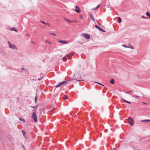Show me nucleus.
I'll list each match as a JSON object with an SVG mask.
<instances>
[{
  "label": "nucleus",
  "instance_id": "obj_1",
  "mask_svg": "<svg viewBox=\"0 0 150 150\" xmlns=\"http://www.w3.org/2000/svg\"><path fill=\"white\" fill-rule=\"evenodd\" d=\"M128 121L129 124L131 126H132L134 123V120L131 117H129L128 119Z\"/></svg>",
  "mask_w": 150,
  "mask_h": 150
},
{
  "label": "nucleus",
  "instance_id": "obj_2",
  "mask_svg": "<svg viewBox=\"0 0 150 150\" xmlns=\"http://www.w3.org/2000/svg\"><path fill=\"white\" fill-rule=\"evenodd\" d=\"M32 117L35 122H37V117L36 113L35 112H33V113Z\"/></svg>",
  "mask_w": 150,
  "mask_h": 150
},
{
  "label": "nucleus",
  "instance_id": "obj_3",
  "mask_svg": "<svg viewBox=\"0 0 150 150\" xmlns=\"http://www.w3.org/2000/svg\"><path fill=\"white\" fill-rule=\"evenodd\" d=\"M8 46L10 48L14 49H16V46L14 45L11 44L9 41H8Z\"/></svg>",
  "mask_w": 150,
  "mask_h": 150
},
{
  "label": "nucleus",
  "instance_id": "obj_4",
  "mask_svg": "<svg viewBox=\"0 0 150 150\" xmlns=\"http://www.w3.org/2000/svg\"><path fill=\"white\" fill-rule=\"evenodd\" d=\"M85 38L89 39L90 38V36L89 35L86 33L83 34L82 35Z\"/></svg>",
  "mask_w": 150,
  "mask_h": 150
},
{
  "label": "nucleus",
  "instance_id": "obj_5",
  "mask_svg": "<svg viewBox=\"0 0 150 150\" xmlns=\"http://www.w3.org/2000/svg\"><path fill=\"white\" fill-rule=\"evenodd\" d=\"M58 42L59 43H61L64 44H67L68 43V42L67 41L64 40H58Z\"/></svg>",
  "mask_w": 150,
  "mask_h": 150
},
{
  "label": "nucleus",
  "instance_id": "obj_6",
  "mask_svg": "<svg viewBox=\"0 0 150 150\" xmlns=\"http://www.w3.org/2000/svg\"><path fill=\"white\" fill-rule=\"evenodd\" d=\"M74 54V53H73L72 54L69 53V54H67L66 56L68 59H70L71 58V56H73Z\"/></svg>",
  "mask_w": 150,
  "mask_h": 150
},
{
  "label": "nucleus",
  "instance_id": "obj_7",
  "mask_svg": "<svg viewBox=\"0 0 150 150\" xmlns=\"http://www.w3.org/2000/svg\"><path fill=\"white\" fill-rule=\"evenodd\" d=\"M76 79L77 81H82L83 80V79H82L81 77H77Z\"/></svg>",
  "mask_w": 150,
  "mask_h": 150
},
{
  "label": "nucleus",
  "instance_id": "obj_8",
  "mask_svg": "<svg viewBox=\"0 0 150 150\" xmlns=\"http://www.w3.org/2000/svg\"><path fill=\"white\" fill-rule=\"evenodd\" d=\"M10 30L11 31H14L16 32H18V31L16 30L15 28L12 27L10 28Z\"/></svg>",
  "mask_w": 150,
  "mask_h": 150
},
{
  "label": "nucleus",
  "instance_id": "obj_9",
  "mask_svg": "<svg viewBox=\"0 0 150 150\" xmlns=\"http://www.w3.org/2000/svg\"><path fill=\"white\" fill-rule=\"evenodd\" d=\"M89 15L90 16V18H91V19L94 21H95V20L93 16V15L92 14H89Z\"/></svg>",
  "mask_w": 150,
  "mask_h": 150
},
{
  "label": "nucleus",
  "instance_id": "obj_10",
  "mask_svg": "<svg viewBox=\"0 0 150 150\" xmlns=\"http://www.w3.org/2000/svg\"><path fill=\"white\" fill-rule=\"evenodd\" d=\"M61 85L63 84L65 85L67 83V82L66 81H63L62 82L60 83Z\"/></svg>",
  "mask_w": 150,
  "mask_h": 150
},
{
  "label": "nucleus",
  "instance_id": "obj_11",
  "mask_svg": "<svg viewBox=\"0 0 150 150\" xmlns=\"http://www.w3.org/2000/svg\"><path fill=\"white\" fill-rule=\"evenodd\" d=\"M150 120H142L141 121V122H150Z\"/></svg>",
  "mask_w": 150,
  "mask_h": 150
},
{
  "label": "nucleus",
  "instance_id": "obj_12",
  "mask_svg": "<svg viewBox=\"0 0 150 150\" xmlns=\"http://www.w3.org/2000/svg\"><path fill=\"white\" fill-rule=\"evenodd\" d=\"M110 83L112 84H114V83L115 80L113 79H112L110 81Z\"/></svg>",
  "mask_w": 150,
  "mask_h": 150
},
{
  "label": "nucleus",
  "instance_id": "obj_13",
  "mask_svg": "<svg viewBox=\"0 0 150 150\" xmlns=\"http://www.w3.org/2000/svg\"><path fill=\"white\" fill-rule=\"evenodd\" d=\"M75 11L77 13H80L81 12V10L79 8L78 9L77 8V9H75Z\"/></svg>",
  "mask_w": 150,
  "mask_h": 150
},
{
  "label": "nucleus",
  "instance_id": "obj_14",
  "mask_svg": "<svg viewBox=\"0 0 150 150\" xmlns=\"http://www.w3.org/2000/svg\"><path fill=\"white\" fill-rule=\"evenodd\" d=\"M122 100L124 101H125V102L126 103H127L129 104H131V102L130 101H128L124 99H122Z\"/></svg>",
  "mask_w": 150,
  "mask_h": 150
},
{
  "label": "nucleus",
  "instance_id": "obj_15",
  "mask_svg": "<svg viewBox=\"0 0 150 150\" xmlns=\"http://www.w3.org/2000/svg\"><path fill=\"white\" fill-rule=\"evenodd\" d=\"M38 98V96L37 95H36V96L35 97V103H36L37 101V98Z\"/></svg>",
  "mask_w": 150,
  "mask_h": 150
},
{
  "label": "nucleus",
  "instance_id": "obj_16",
  "mask_svg": "<svg viewBox=\"0 0 150 150\" xmlns=\"http://www.w3.org/2000/svg\"><path fill=\"white\" fill-rule=\"evenodd\" d=\"M100 6V4L98 5L95 8H93L92 9V10H95L97 9H98V7H99V6Z\"/></svg>",
  "mask_w": 150,
  "mask_h": 150
},
{
  "label": "nucleus",
  "instance_id": "obj_17",
  "mask_svg": "<svg viewBox=\"0 0 150 150\" xmlns=\"http://www.w3.org/2000/svg\"><path fill=\"white\" fill-rule=\"evenodd\" d=\"M132 96L133 97H135L136 98H137H137H139V96H136V95H135V94L133 95Z\"/></svg>",
  "mask_w": 150,
  "mask_h": 150
},
{
  "label": "nucleus",
  "instance_id": "obj_18",
  "mask_svg": "<svg viewBox=\"0 0 150 150\" xmlns=\"http://www.w3.org/2000/svg\"><path fill=\"white\" fill-rule=\"evenodd\" d=\"M118 21L119 23H120L122 22V19L120 17H119L118 18Z\"/></svg>",
  "mask_w": 150,
  "mask_h": 150
},
{
  "label": "nucleus",
  "instance_id": "obj_19",
  "mask_svg": "<svg viewBox=\"0 0 150 150\" xmlns=\"http://www.w3.org/2000/svg\"><path fill=\"white\" fill-rule=\"evenodd\" d=\"M67 60V57L66 56H65L63 58V60L64 62H65Z\"/></svg>",
  "mask_w": 150,
  "mask_h": 150
},
{
  "label": "nucleus",
  "instance_id": "obj_20",
  "mask_svg": "<svg viewBox=\"0 0 150 150\" xmlns=\"http://www.w3.org/2000/svg\"><path fill=\"white\" fill-rule=\"evenodd\" d=\"M45 42L47 43L48 44L50 45L51 44V42H49L47 40H45Z\"/></svg>",
  "mask_w": 150,
  "mask_h": 150
},
{
  "label": "nucleus",
  "instance_id": "obj_21",
  "mask_svg": "<svg viewBox=\"0 0 150 150\" xmlns=\"http://www.w3.org/2000/svg\"><path fill=\"white\" fill-rule=\"evenodd\" d=\"M19 119L20 120H21V121H24V122H25V120H24V119L22 118H21V117H19Z\"/></svg>",
  "mask_w": 150,
  "mask_h": 150
},
{
  "label": "nucleus",
  "instance_id": "obj_22",
  "mask_svg": "<svg viewBox=\"0 0 150 150\" xmlns=\"http://www.w3.org/2000/svg\"><path fill=\"white\" fill-rule=\"evenodd\" d=\"M64 19H65V20L66 21H67V22H68L69 23H72V21H70V20H68L66 18H65Z\"/></svg>",
  "mask_w": 150,
  "mask_h": 150
},
{
  "label": "nucleus",
  "instance_id": "obj_23",
  "mask_svg": "<svg viewBox=\"0 0 150 150\" xmlns=\"http://www.w3.org/2000/svg\"><path fill=\"white\" fill-rule=\"evenodd\" d=\"M99 30L103 32H105V31L104 30H103L102 28H100Z\"/></svg>",
  "mask_w": 150,
  "mask_h": 150
},
{
  "label": "nucleus",
  "instance_id": "obj_24",
  "mask_svg": "<svg viewBox=\"0 0 150 150\" xmlns=\"http://www.w3.org/2000/svg\"><path fill=\"white\" fill-rule=\"evenodd\" d=\"M146 14L147 16L150 17V14L149 13L148 11L146 12Z\"/></svg>",
  "mask_w": 150,
  "mask_h": 150
},
{
  "label": "nucleus",
  "instance_id": "obj_25",
  "mask_svg": "<svg viewBox=\"0 0 150 150\" xmlns=\"http://www.w3.org/2000/svg\"><path fill=\"white\" fill-rule=\"evenodd\" d=\"M61 85L60 83H59L57 86H56V88H58Z\"/></svg>",
  "mask_w": 150,
  "mask_h": 150
},
{
  "label": "nucleus",
  "instance_id": "obj_26",
  "mask_svg": "<svg viewBox=\"0 0 150 150\" xmlns=\"http://www.w3.org/2000/svg\"><path fill=\"white\" fill-rule=\"evenodd\" d=\"M51 35H53L54 36H56V35L54 33H50Z\"/></svg>",
  "mask_w": 150,
  "mask_h": 150
},
{
  "label": "nucleus",
  "instance_id": "obj_27",
  "mask_svg": "<svg viewBox=\"0 0 150 150\" xmlns=\"http://www.w3.org/2000/svg\"><path fill=\"white\" fill-rule=\"evenodd\" d=\"M63 98L64 99V100H65L66 99H67V96H65Z\"/></svg>",
  "mask_w": 150,
  "mask_h": 150
},
{
  "label": "nucleus",
  "instance_id": "obj_28",
  "mask_svg": "<svg viewBox=\"0 0 150 150\" xmlns=\"http://www.w3.org/2000/svg\"><path fill=\"white\" fill-rule=\"evenodd\" d=\"M142 17L143 18H144V19H148V18L147 17H145L144 16H142Z\"/></svg>",
  "mask_w": 150,
  "mask_h": 150
},
{
  "label": "nucleus",
  "instance_id": "obj_29",
  "mask_svg": "<svg viewBox=\"0 0 150 150\" xmlns=\"http://www.w3.org/2000/svg\"><path fill=\"white\" fill-rule=\"evenodd\" d=\"M78 21H72V23H77Z\"/></svg>",
  "mask_w": 150,
  "mask_h": 150
},
{
  "label": "nucleus",
  "instance_id": "obj_30",
  "mask_svg": "<svg viewBox=\"0 0 150 150\" xmlns=\"http://www.w3.org/2000/svg\"><path fill=\"white\" fill-rule=\"evenodd\" d=\"M95 27L96 28H98V30L100 28V27H99L98 25H95Z\"/></svg>",
  "mask_w": 150,
  "mask_h": 150
},
{
  "label": "nucleus",
  "instance_id": "obj_31",
  "mask_svg": "<svg viewBox=\"0 0 150 150\" xmlns=\"http://www.w3.org/2000/svg\"><path fill=\"white\" fill-rule=\"evenodd\" d=\"M22 133L23 134V135H25V132L23 130H22Z\"/></svg>",
  "mask_w": 150,
  "mask_h": 150
},
{
  "label": "nucleus",
  "instance_id": "obj_32",
  "mask_svg": "<svg viewBox=\"0 0 150 150\" xmlns=\"http://www.w3.org/2000/svg\"><path fill=\"white\" fill-rule=\"evenodd\" d=\"M41 22L42 23H43V24H45V25H46V23L44 22H43V21H41Z\"/></svg>",
  "mask_w": 150,
  "mask_h": 150
},
{
  "label": "nucleus",
  "instance_id": "obj_33",
  "mask_svg": "<svg viewBox=\"0 0 150 150\" xmlns=\"http://www.w3.org/2000/svg\"><path fill=\"white\" fill-rule=\"evenodd\" d=\"M79 17L81 19H82L83 18L82 16V15H80L79 16Z\"/></svg>",
  "mask_w": 150,
  "mask_h": 150
},
{
  "label": "nucleus",
  "instance_id": "obj_34",
  "mask_svg": "<svg viewBox=\"0 0 150 150\" xmlns=\"http://www.w3.org/2000/svg\"><path fill=\"white\" fill-rule=\"evenodd\" d=\"M122 46H123V47H127L126 46V45H125V44H124V45H122Z\"/></svg>",
  "mask_w": 150,
  "mask_h": 150
},
{
  "label": "nucleus",
  "instance_id": "obj_35",
  "mask_svg": "<svg viewBox=\"0 0 150 150\" xmlns=\"http://www.w3.org/2000/svg\"><path fill=\"white\" fill-rule=\"evenodd\" d=\"M131 92H132V91H129L127 92H126V93H127V94H129V93H131Z\"/></svg>",
  "mask_w": 150,
  "mask_h": 150
},
{
  "label": "nucleus",
  "instance_id": "obj_36",
  "mask_svg": "<svg viewBox=\"0 0 150 150\" xmlns=\"http://www.w3.org/2000/svg\"><path fill=\"white\" fill-rule=\"evenodd\" d=\"M31 43H32V44H35V43L33 41H31Z\"/></svg>",
  "mask_w": 150,
  "mask_h": 150
},
{
  "label": "nucleus",
  "instance_id": "obj_37",
  "mask_svg": "<svg viewBox=\"0 0 150 150\" xmlns=\"http://www.w3.org/2000/svg\"><path fill=\"white\" fill-rule=\"evenodd\" d=\"M96 83L100 85H102V84H101L100 83H98V82H95Z\"/></svg>",
  "mask_w": 150,
  "mask_h": 150
},
{
  "label": "nucleus",
  "instance_id": "obj_38",
  "mask_svg": "<svg viewBox=\"0 0 150 150\" xmlns=\"http://www.w3.org/2000/svg\"><path fill=\"white\" fill-rule=\"evenodd\" d=\"M30 107L31 108H35V106H30Z\"/></svg>",
  "mask_w": 150,
  "mask_h": 150
},
{
  "label": "nucleus",
  "instance_id": "obj_39",
  "mask_svg": "<svg viewBox=\"0 0 150 150\" xmlns=\"http://www.w3.org/2000/svg\"><path fill=\"white\" fill-rule=\"evenodd\" d=\"M43 78V77H41L40 78H39V79H38V80H41V79Z\"/></svg>",
  "mask_w": 150,
  "mask_h": 150
},
{
  "label": "nucleus",
  "instance_id": "obj_40",
  "mask_svg": "<svg viewBox=\"0 0 150 150\" xmlns=\"http://www.w3.org/2000/svg\"><path fill=\"white\" fill-rule=\"evenodd\" d=\"M76 8V9H77H77H78V8H79V7H78V6H76V8Z\"/></svg>",
  "mask_w": 150,
  "mask_h": 150
},
{
  "label": "nucleus",
  "instance_id": "obj_41",
  "mask_svg": "<svg viewBox=\"0 0 150 150\" xmlns=\"http://www.w3.org/2000/svg\"><path fill=\"white\" fill-rule=\"evenodd\" d=\"M37 108V106H36V107H35V111H36V109Z\"/></svg>",
  "mask_w": 150,
  "mask_h": 150
},
{
  "label": "nucleus",
  "instance_id": "obj_42",
  "mask_svg": "<svg viewBox=\"0 0 150 150\" xmlns=\"http://www.w3.org/2000/svg\"><path fill=\"white\" fill-rule=\"evenodd\" d=\"M46 25H48L49 26H50V25H49V23H46Z\"/></svg>",
  "mask_w": 150,
  "mask_h": 150
},
{
  "label": "nucleus",
  "instance_id": "obj_43",
  "mask_svg": "<svg viewBox=\"0 0 150 150\" xmlns=\"http://www.w3.org/2000/svg\"><path fill=\"white\" fill-rule=\"evenodd\" d=\"M142 103L143 104H146V103L144 102H143Z\"/></svg>",
  "mask_w": 150,
  "mask_h": 150
},
{
  "label": "nucleus",
  "instance_id": "obj_44",
  "mask_svg": "<svg viewBox=\"0 0 150 150\" xmlns=\"http://www.w3.org/2000/svg\"><path fill=\"white\" fill-rule=\"evenodd\" d=\"M26 35L27 36H29V34H27Z\"/></svg>",
  "mask_w": 150,
  "mask_h": 150
},
{
  "label": "nucleus",
  "instance_id": "obj_45",
  "mask_svg": "<svg viewBox=\"0 0 150 150\" xmlns=\"http://www.w3.org/2000/svg\"><path fill=\"white\" fill-rule=\"evenodd\" d=\"M25 69L24 68H23L22 69V70H21V71H22L23 70H24Z\"/></svg>",
  "mask_w": 150,
  "mask_h": 150
},
{
  "label": "nucleus",
  "instance_id": "obj_46",
  "mask_svg": "<svg viewBox=\"0 0 150 150\" xmlns=\"http://www.w3.org/2000/svg\"><path fill=\"white\" fill-rule=\"evenodd\" d=\"M23 148L24 149H25V147L23 145Z\"/></svg>",
  "mask_w": 150,
  "mask_h": 150
},
{
  "label": "nucleus",
  "instance_id": "obj_47",
  "mask_svg": "<svg viewBox=\"0 0 150 150\" xmlns=\"http://www.w3.org/2000/svg\"><path fill=\"white\" fill-rule=\"evenodd\" d=\"M101 85L102 86H104L103 85V84H102V85Z\"/></svg>",
  "mask_w": 150,
  "mask_h": 150
},
{
  "label": "nucleus",
  "instance_id": "obj_48",
  "mask_svg": "<svg viewBox=\"0 0 150 150\" xmlns=\"http://www.w3.org/2000/svg\"><path fill=\"white\" fill-rule=\"evenodd\" d=\"M131 48L133 49V47H131Z\"/></svg>",
  "mask_w": 150,
  "mask_h": 150
},
{
  "label": "nucleus",
  "instance_id": "obj_49",
  "mask_svg": "<svg viewBox=\"0 0 150 150\" xmlns=\"http://www.w3.org/2000/svg\"><path fill=\"white\" fill-rule=\"evenodd\" d=\"M138 150H139V149H138Z\"/></svg>",
  "mask_w": 150,
  "mask_h": 150
}]
</instances>
